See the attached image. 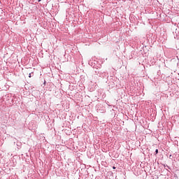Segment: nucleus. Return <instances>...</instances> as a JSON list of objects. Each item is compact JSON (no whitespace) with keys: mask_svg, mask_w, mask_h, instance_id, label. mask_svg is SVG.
<instances>
[{"mask_svg":"<svg viewBox=\"0 0 179 179\" xmlns=\"http://www.w3.org/2000/svg\"><path fill=\"white\" fill-rule=\"evenodd\" d=\"M94 72L96 75H97V76H99V78H102V79H107V78H108V73H107V71L96 69L94 70Z\"/></svg>","mask_w":179,"mask_h":179,"instance_id":"1","label":"nucleus"},{"mask_svg":"<svg viewBox=\"0 0 179 179\" xmlns=\"http://www.w3.org/2000/svg\"><path fill=\"white\" fill-rule=\"evenodd\" d=\"M175 177H176V178H177V175H176V176H175Z\"/></svg>","mask_w":179,"mask_h":179,"instance_id":"11","label":"nucleus"},{"mask_svg":"<svg viewBox=\"0 0 179 179\" xmlns=\"http://www.w3.org/2000/svg\"><path fill=\"white\" fill-rule=\"evenodd\" d=\"M165 170H167V169L165 168Z\"/></svg>","mask_w":179,"mask_h":179,"instance_id":"14","label":"nucleus"},{"mask_svg":"<svg viewBox=\"0 0 179 179\" xmlns=\"http://www.w3.org/2000/svg\"><path fill=\"white\" fill-rule=\"evenodd\" d=\"M174 38H176L177 40H178V35H176V36H174Z\"/></svg>","mask_w":179,"mask_h":179,"instance_id":"7","label":"nucleus"},{"mask_svg":"<svg viewBox=\"0 0 179 179\" xmlns=\"http://www.w3.org/2000/svg\"><path fill=\"white\" fill-rule=\"evenodd\" d=\"M98 61H99V59H90L89 61L88 64H89V65H90V66H92V68L95 69Z\"/></svg>","mask_w":179,"mask_h":179,"instance_id":"2","label":"nucleus"},{"mask_svg":"<svg viewBox=\"0 0 179 179\" xmlns=\"http://www.w3.org/2000/svg\"><path fill=\"white\" fill-rule=\"evenodd\" d=\"M102 63H103V61L98 59V62H96V65L95 66L94 71H96V69H99V71H101V64Z\"/></svg>","mask_w":179,"mask_h":179,"instance_id":"3","label":"nucleus"},{"mask_svg":"<svg viewBox=\"0 0 179 179\" xmlns=\"http://www.w3.org/2000/svg\"><path fill=\"white\" fill-rule=\"evenodd\" d=\"M170 157H171V155H170Z\"/></svg>","mask_w":179,"mask_h":179,"instance_id":"13","label":"nucleus"},{"mask_svg":"<svg viewBox=\"0 0 179 179\" xmlns=\"http://www.w3.org/2000/svg\"><path fill=\"white\" fill-rule=\"evenodd\" d=\"M113 170H115V169H117V167L113 166Z\"/></svg>","mask_w":179,"mask_h":179,"instance_id":"9","label":"nucleus"},{"mask_svg":"<svg viewBox=\"0 0 179 179\" xmlns=\"http://www.w3.org/2000/svg\"><path fill=\"white\" fill-rule=\"evenodd\" d=\"M45 83H47V82L44 80V83H43L44 86H45Z\"/></svg>","mask_w":179,"mask_h":179,"instance_id":"8","label":"nucleus"},{"mask_svg":"<svg viewBox=\"0 0 179 179\" xmlns=\"http://www.w3.org/2000/svg\"><path fill=\"white\" fill-rule=\"evenodd\" d=\"M162 166H164V167L166 169V167L167 168V169H169V170H171V168H170V166H169L168 165H166V164H162Z\"/></svg>","mask_w":179,"mask_h":179,"instance_id":"4","label":"nucleus"},{"mask_svg":"<svg viewBox=\"0 0 179 179\" xmlns=\"http://www.w3.org/2000/svg\"><path fill=\"white\" fill-rule=\"evenodd\" d=\"M157 153H159V150L156 149L154 155H156Z\"/></svg>","mask_w":179,"mask_h":179,"instance_id":"6","label":"nucleus"},{"mask_svg":"<svg viewBox=\"0 0 179 179\" xmlns=\"http://www.w3.org/2000/svg\"><path fill=\"white\" fill-rule=\"evenodd\" d=\"M38 1V2H41V0H37Z\"/></svg>","mask_w":179,"mask_h":179,"instance_id":"10","label":"nucleus"},{"mask_svg":"<svg viewBox=\"0 0 179 179\" xmlns=\"http://www.w3.org/2000/svg\"><path fill=\"white\" fill-rule=\"evenodd\" d=\"M33 72L29 73V78H31L33 76Z\"/></svg>","mask_w":179,"mask_h":179,"instance_id":"5","label":"nucleus"},{"mask_svg":"<svg viewBox=\"0 0 179 179\" xmlns=\"http://www.w3.org/2000/svg\"><path fill=\"white\" fill-rule=\"evenodd\" d=\"M176 58H178V57H176Z\"/></svg>","mask_w":179,"mask_h":179,"instance_id":"12","label":"nucleus"}]
</instances>
